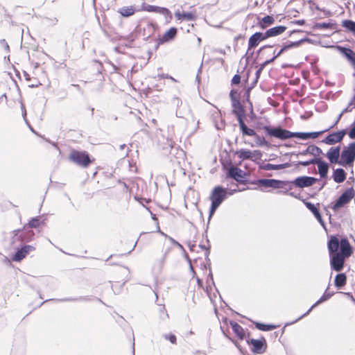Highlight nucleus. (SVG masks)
<instances>
[{
    "mask_svg": "<svg viewBox=\"0 0 355 355\" xmlns=\"http://www.w3.org/2000/svg\"><path fill=\"white\" fill-rule=\"evenodd\" d=\"M175 16L178 19H186L187 21H193L195 18L194 15L192 12H184L182 14L176 12Z\"/></svg>",
    "mask_w": 355,
    "mask_h": 355,
    "instance_id": "obj_40",
    "label": "nucleus"
},
{
    "mask_svg": "<svg viewBox=\"0 0 355 355\" xmlns=\"http://www.w3.org/2000/svg\"><path fill=\"white\" fill-rule=\"evenodd\" d=\"M158 232L163 236H164L166 238H167L170 241L171 243L174 245H176L180 248H183L182 245L178 243L177 241H175L174 239H173L172 237L166 235V234H164V232H162L160 230H159V227H158Z\"/></svg>",
    "mask_w": 355,
    "mask_h": 355,
    "instance_id": "obj_46",
    "label": "nucleus"
},
{
    "mask_svg": "<svg viewBox=\"0 0 355 355\" xmlns=\"http://www.w3.org/2000/svg\"><path fill=\"white\" fill-rule=\"evenodd\" d=\"M347 134V130L343 129L341 130H338L337 132H334L329 134L326 137H324L322 142L327 144V145H334L336 143H339L343 141L345 135Z\"/></svg>",
    "mask_w": 355,
    "mask_h": 355,
    "instance_id": "obj_10",
    "label": "nucleus"
},
{
    "mask_svg": "<svg viewBox=\"0 0 355 355\" xmlns=\"http://www.w3.org/2000/svg\"><path fill=\"white\" fill-rule=\"evenodd\" d=\"M336 24L331 22H320L315 24V27L318 29H334Z\"/></svg>",
    "mask_w": 355,
    "mask_h": 355,
    "instance_id": "obj_41",
    "label": "nucleus"
},
{
    "mask_svg": "<svg viewBox=\"0 0 355 355\" xmlns=\"http://www.w3.org/2000/svg\"><path fill=\"white\" fill-rule=\"evenodd\" d=\"M355 160V141L344 147L340 154L339 165L352 166Z\"/></svg>",
    "mask_w": 355,
    "mask_h": 355,
    "instance_id": "obj_5",
    "label": "nucleus"
},
{
    "mask_svg": "<svg viewBox=\"0 0 355 355\" xmlns=\"http://www.w3.org/2000/svg\"><path fill=\"white\" fill-rule=\"evenodd\" d=\"M245 175V173L243 170L235 166H230L227 171V176L228 178L234 179L240 184H246L247 180H243Z\"/></svg>",
    "mask_w": 355,
    "mask_h": 355,
    "instance_id": "obj_11",
    "label": "nucleus"
},
{
    "mask_svg": "<svg viewBox=\"0 0 355 355\" xmlns=\"http://www.w3.org/2000/svg\"><path fill=\"white\" fill-rule=\"evenodd\" d=\"M290 191L291 190H289L287 187L285 190L277 191V193L288 195V196L295 198L297 199L301 200V196H300V193H295V192Z\"/></svg>",
    "mask_w": 355,
    "mask_h": 355,
    "instance_id": "obj_45",
    "label": "nucleus"
},
{
    "mask_svg": "<svg viewBox=\"0 0 355 355\" xmlns=\"http://www.w3.org/2000/svg\"><path fill=\"white\" fill-rule=\"evenodd\" d=\"M317 181L318 179L314 177L303 175L290 181V184L292 185V187L295 186L299 188H304L313 185Z\"/></svg>",
    "mask_w": 355,
    "mask_h": 355,
    "instance_id": "obj_9",
    "label": "nucleus"
},
{
    "mask_svg": "<svg viewBox=\"0 0 355 355\" xmlns=\"http://www.w3.org/2000/svg\"><path fill=\"white\" fill-rule=\"evenodd\" d=\"M255 327L261 331H269L274 330L277 328V326L272 324H264L259 322H254Z\"/></svg>",
    "mask_w": 355,
    "mask_h": 355,
    "instance_id": "obj_35",
    "label": "nucleus"
},
{
    "mask_svg": "<svg viewBox=\"0 0 355 355\" xmlns=\"http://www.w3.org/2000/svg\"><path fill=\"white\" fill-rule=\"evenodd\" d=\"M308 154L313 155L314 157H317L321 154H323V153L320 148H319L318 146H317L315 145L312 144V145H309L306 149L299 152L297 154H296V155L297 156L298 155H306Z\"/></svg>",
    "mask_w": 355,
    "mask_h": 355,
    "instance_id": "obj_23",
    "label": "nucleus"
},
{
    "mask_svg": "<svg viewBox=\"0 0 355 355\" xmlns=\"http://www.w3.org/2000/svg\"><path fill=\"white\" fill-rule=\"evenodd\" d=\"M302 201L304 202V203L305 206L306 207V208L310 211H311V213L313 214V216L317 219V220L320 223V224L324 228H325V223H324V221L322 219V215H321V214L320 212L319 209L313 203H312L311 202L304 201V200H302Z\"/></svg>",
    "mask_w": 355,
    "mask_h": 355,
    "instance_id": "obj_16",
    "label": "nucleus"
},
{
    "mask_svg": "<svg viewBox=\"0 0 355 355\" xmlns=\"http://www.w3.org/2000/svg\"><path fill=\"white\" fill-rule=\"evenodd\" d=\"M201 71H202V64L200 65V68L198 69V73L196 77V80L198 83H200V75L199 74L201 73Z\"/></svg>",
    "mask_w": 355,
    "mask_h": 355,
    "instance_id": "obj_60",
    "label": "nucleus"
},
{
    "mask_svg": "<svg viewBox=\"0 0 355 355\" xmlns=\"http://www.w3.org/2000/svg\"><path fill=\"white\" fill-rule=\"evenodd\" d=\"M262 129L264 130L267 137L279 139L285 141L293 137V132H291L282 126L263 125Z\"/></svg>",
    "mask_w": 355,
    "mask_h": 355,
    "instance_id": "obj_4",
    "label": "nucleus"
},
{
    "mask_svg": "<svg viewBox=\"0 0 355 355\" xmlns=\"http://www.w3.org/2000/svg\"><path fill=\"white\" fill-rule=\"evenodd\" d=\"M230 98L232 103V114L236 117L238 122L245 121L246 118L245 110L240 101V94L236 89L230 92Z\"/></svg>",
    "mask_w": 355,
    "mask_h": 355,
    "instance_id": "obj_2",
    "label": "nucleus"
},
{
    "mask_svg": "<svg viewBox=\"0 0 355 355\" xmlns=\"http://www.w3.org/2000/svg\"><path fill=\"white\" fill-rule=\"evenodd\" d=\"M21 107H22V116H23V117L24 119V121H25L26 123H28V121H27V119L26 118V110H25V108L24 107L23 105L21 106Z\"/></svg>",
    "mask_w": 355,
    "mask_h": 355,
    "instance_id": "obj_63",
    "label": "nucleus"
},
{
    "mask_svg": "<svg viewBox=\"0 0 355 355\" xmlns=\"http://www.w3.org/2000/svg\"><path fill=\"white\" fill-rule=\"evenodd\" d=\"M40 219H41V216H40L32 218L26 225L29 229L37 228L41 224Z\"/></svg>",
    "mask_w": 355,
    "mask_h": 355,
    "instance_id": "obj_39",
    "label": "nucleus"
},
{
    "mask_svg": "<svg viewBox=\"0 0 355 355\" xmlns=\"http://www.w3.org/2000/svg\"><path fill=\"white\" fill-rule=\"evenodd\" d=\"M0 45L7 51V52H9L10 51V47H9V45L6 42V41L3 39V40H0Z\"/></svg>",
    "mask_w": 355,
    "mask_h": 355,
    "instance_id": "obj_53",
    "label": "nucleus"
},
{
    "mask_svg": "<svg viewBox=\"0 0 355 355\" xmlns=\"http://www.w3.org/2000/svg\"><path fill=\"white\" fill-rule=\"evenodd\" d=\"M347 173L341 168H336L333 173V179L336 183H342L346 180Z\"/></svg>",
    "mask_w": 355,
    "mask_h": 355,
    "instance_id": "obj_27",
    "label": "nucleus"
},
{
    "mask_svg": "<svg viewBox=\"0 0 355 355\" xmlns=\"http://www.w3.org/2000/svg\"><path fill=\"white\" fill-rule=\"evenodd\" d=\"M322 158L321 157H314L312 159H310L309 160H308V162H309V164H317L318 165V163H319L320 162L322 161Z\"/></svg>",
    "mask_w": 355,
    "mask_h": 355,
    "instance_id": "obj_52",
    "label": "nucleus"
},
{
    "mask_svg": "<svg viewBox=\"0 0 355 355\" xmlns=\"http://www.w3.org/2000/svg\"><path fill=\"white\" fill-rule=\"evenodd\" d=\"M156 27H157V25H156V24H153V23H148V24H147V28H148V29H152L153 31H155V28H156Z\"/></svg>",
    "mask_w": 355,
    "mask_h": 355,
    "instance_id": "obj_61",
    "label": "nucleus"
},
{
    "mask_svg": "<svg viewBox=\"0 0 355 355\" xmlns=\"http://www.w3.org/2000/svg\"><path fill=\"white\" fill-rule=\"evenodd\" d=\"M218 207H219L218 205L211 202V207H210L209 212V221L210 220L211 218L214 214V213L216 212V211L217 210V209Z\"/></svg>",
    "mask_w": 355,
    "mask_h": 355,
    "instance_id": "obj_49",
    "label": "nucleus"
},
{
    "mask_svg": "<svg viewBox=\"0 0 355 355\" xmlns=\"http://www.w3.org/2000/svg\"><path fill=\"white\" fill-rule=\"evenodd\" d=\"M291 166L289 163L279 164H272L270 163L263 164L259 166V168L270 171V170H281L288 168Z\"/></svg>",
    "mask_w": 355,
    "mask_h": 355,
    "instance_id": "obj_25",
    "label": "nucleus"
},
{
    "mask_svg": "<svg viewBox=\"0 0 355 355\" xmlns=\"http://www.w3.org/2000/svg\"><path fill=\"white\" fill-rule=\"evenodd\" d=\"M286 28V26L279 25L268 29L265 33H263V34L265 37L268 39L269 37H276L282 34Z\"/></svg>",
    "mask_w": 355,
    "mask_h": 355,
    "instance_id": "obj_22",
    "label": "nucleus"
},
{
    "mask_svg": "<svg viewBox=\"0 0 355 355\" xmlns=\"http://www.w3.org/2000/svg\"><path fill=\"white\" fill-rule=\"evenodd\" d=\"M247 343L252 346L251 351L255 354H261L266 352L267 343L266 339L262 337L261 339L250 338Z\"/></svg>",
    "mask_w": 355,
    "mask_h": 355,
    "instance_id": "obj_8",
    "label": "nucleus"
},
{
    "mask_svg": "<svg viewBox=\"0 0 355 355\" xmlns=\"http://www.w3.org/2000/svg\"><path fill=\"white\" fill-rule=\"evenodd\" d=\"M16 252L12 255V259L14 261L19 262L24 259L31 252L34 251L35 248L31 245H24L21 248H16Z\"/></svg>",
    "mask_w": 355,
    "mask_h": 355,
    "instance_id": "obj_12",
    "label": "nucleus"
},
{
    "mask_svg": "<svg viewBox=\"0 0 355 355\" xmlns=\"http://www.w3.org/2000/svg\"><path fill=\"white\" fill-rule=\"evenodd\" d=\"M91 299L88 296H79L77 297H65V298H61V299H50V300H46L44 301L43 302H42L41 305H42L43 304H44L46 302L51 301V300L59 302H88Z\"/></svg>",
    "mask_w": 355,
    "mask_h": 355,
    "instance_id": "obj_24",
    "label": "nucleus"
},
{
    "mask_svg": "<svg viewBox=\"0 0 355 355\" xmlns=\"http://www.w3.org/2000/svg\"><path fill=\"white\" fill-rule=\"evenodd\" d=\"M262 157V153L259 150H254L251 151V160L255 161L257 159H261Z\"/></svg>",
    "mask_w": 355,
    "mask_h": 355,
    "instance_id": "obj_47",
    "label": "nucleus"
},
{
    "mask_svg": "<svg viewBox=\"0 0 355 355\" xmlns=\"http://www.w3.org/2000/svg\"><path fill=\"white\" fill-rule=\"evenodd\" d=\"M275 23V18L272 15H266L259 21V26L261 29H266L268 26Z\"/></svg>",
    "mask_w": 355,
    "mask_h": 355,
    "instance_id": "obj_32",
    "label": "nucleus"
},
{
    "mask_svg": "<svg viewBox=\"0 0 355 355\" xmlns=\"http://www.w3.org/2000/svg\"><path fill=\"white\" fill-rule=\"evenodd\" d=\"M327 248L331 270L340 272L344 268L345 259L353 252L349 241L346 238L339 240L337 236H331L328 241Z\"/></svg>",
    "mask_w": 355,
    "mask_h": 355,
    "instance_id": "obj_1",
    "label": "nucleus"
},
{
    "mask_svg": "<svg viewBox=\"0 0 355 355\" xmlns=\"http://www.w3.org/2000/svg\"><path fill=\"white\" fill-rule=\"evenodd\" d=\"M69 160L81 168H87L94 161L89 154L85 150H72L69 155Z\"/></svg>",
    "mask_w": 355,
    "mask_h": 355,
    "instance_id": "obj_3",
    "label": "nucleus"
},
{
    "mask_svg": "<svg viewBox=\"0 0 355 355\" xmlns=\"http://www.w3.org/2000/svg\"><path fill=\"white\" fill-rule=\"evenodd\" d=\"M250 92H251V91H250V89H247L245 90V92L244 97H245V101H246L248 103H249L250 104V105L252 106V103H251V102H250Z\"/></svg>",
    "mask_w": 355,
    "mask_h": 355,
    "instance_id": "obj_54",
    "label": "nucleus"
},
{
    "mask_svg": "<svg viewBox=\"0 0 355 355\" xmlns=\"http://www.w3.org/2000/svg\"><path fill=\"white\" fill-rule=\"evenodd\" d=\"M287 187L289 190H292V185L290 184V181L272 179L271 188L286 189Z\"/></svg>",
    "mask_w": 355,
    "mask_h": 355,
    "instance_id": "obj_26",
    "label": "nucleus"
},
{
    "mask_svg": "<svg viewBox=\"0 0 355 355\" xmlns=\"http://www.w3.org/2000/svg\"><path fill=\"white\" fill-rule=\"evenodd\" d=\"M347 134L350 139H355V121L350 125L349 130L347 131Z\"/></svg>",
    "mask_w": 355,
    "mask_h": 355,
    "instance_id": "obj_48",
    "label": "nucleus"
},
{
    "mask_svg": "<svg viewBox=\"0 0 355 355\" xmlns=\"http://www.w3.org/2000/svg\"><path fill=\"white\" fill-rule=\"evenodd\" d=\"M285 51H286V49H284V47L283 46L282 47V49L277 53H275V51H274V56L273 57L276 59L278 57H279Z\"/></svg>",
    "mask_w": 355,
    "mask_h": 355,
    "instance_id": "obj_56",
    "label": "nucleus"
},
{
    "mask_svg": "<svg viewBox=\"0 0 355 355\" xmlns=\"http://www.w3.org/2000/svg\"><path fill=\"white\" fill-rule=\"evenodd\" d=\"M178 33V29L175 27L170 28L163 35L162 37L159 39L158 44H164L166 42H169L173 40Z\"/></svg>",
    "mask_w": 355,
    "mask_h": 355,
    "instance_id": "obj_21",
    "label": "nucleus"
},
{
    "mask_svg": "<svg viewBox=\"0 0 355 355\" xmlns=\"http://www.w3.org/2000/svg\"><path fill=\"white\" fill-rule=\"evenodd\" d=\"M347 283V276L345 273H338L336 275L334 279V285L338 288L341 289Z\"/></svg>",
    "mask_w": 355,
    "mask_h": 355,
    "instance_id": "obj_31",
    "label": "nucleus"
},
{
    "mask_svg": "<svg viewBox=\"0 0 355 355\" xmlns=\"http://www.w3.org/2000/svg\"><path fill=\"white\" fill-rule=\"evenodd\" d=\"M334 295V292H327V290L325 291V292L324 293V294L320 297L319 300H318L316 301L315 303H314L311 306V308L305 313H304L302 315H301L300 317H299L297 320H295L294 322L301 320L302 318H304V316L307 315L309 314V313L312 311V309L313 308H315V306H317L318 305L323 303L324 302L328 300L329 298H331L332 296Z\"/></svg>",
    "mask_w": 355,
    "mask_h": 355,
    "instance_id": "obj_17",
    "label": "nucleus"
},
{
    "mask_svg": "<svg viewBox=\"0 0 355 355\" xmlns=\"http://www.w3.org/2000/svg\"><path fill=\"white\" fill-rule=\"evenodd\" d=\"M318 173L321 178H325L327 177L329 164L327 162L322 159L321 162L318 163Z\"/></svg>",
    "mask_w": 355,
    "mask_h": 355,
    "instance_id": "obj_29",
    "label": "nucleus"
},
{
    "mask_svg": "<svg viewBox=\"0 0 355 355\" xmlns=\"http://www.w3.org/2000/svg\"><path fill=\"white\" fill-rule=\"evenodd\" d=\"M257 82H258V80L254 79V80L251 83V85L247 89H248L251 91L255 87Z\"/></svg>",
    "mask_w": 355,
    "mask_h": 355,
    "instance_id": "obj_59",
    "label": "nucleus"
},
{
    "mask_svg": "<svg viewBox=\"0 0 355 355\" xmlns=\"http://www.w3.org/2000/svg\"><path fill=\"white\" fill-rule=\"evenodd\" d=\"M307 41H309V39L305 37V38L300 39L298 41L289 42L288 44H284L283 46L284 47V49H286V51H287V50L293 49V48L298 47L300 45H301L302 44H303L304 42H307Z\"/></svg>",
    "mask_w": 355,
    "mask_h": 355,
    "instance_id": "obj_36",
    "label": "nucleus"
},
{
    "mask_svg": "<svg viewBox=\"0 0 355 355\" xmlns=\"http://www.w3.org/2000/svg\"><path fill=\"white\" fill-rule=\"evenodd\" d=\"M328 129L325 130L318 131V132H295L293 134V137H295L302 140H306L309 139H315L319 135L327 131Z\"/></svg>",
    "mask_w": 355,
    "mask_h": 355,
    "instance_id": "obj_19",
    "label": "nucleus"
},
{
    "mask_svg": "<svg viewBox=\"0 0 355 355\" xmlns=\"http://www.w3.org/2000/svg\"><path fill=\"white\" fill-rule=\"evenodd\" d=\"M145 10L150 12H156L162 15L165 17L166 20L168 21L172 19V15L171 11L164 7H159L153 5H147L145 7Z\"/></svg>",
    "mask_w": 355,
    "mask_h": 355,
    "instance_id": "obj_14",
    "label": "nucleus"
},
{
    "mask_svg": "<svg viewBox=\"0 0 355 355\" xmlns=\"http://www.w3.org/2000/svg\"><path fill=\"white\" fill-rule=\"evenodd\" d=\"M336 48L355 70V52L349 47L340 45L336 46Z\"/></svg>",
    "mask_w": 355,
    "mask_h": 355,
    "instance_id": "obj_13",
    "label": "nucleus"
},
{
    "mask_svg": "<svg viewBox=\"0 0 355 355\" xmlns=\"http://www.w3.org/2000/svg\"><path fill=\"white\" fill-rule=\"evenodd\" d=\"M234 154L236 155L241 161L246 159L251 160V150L248 149L241 148L236 150Z\"/></svg>",
    "mask_w": 355,
    "mask_h": 355,
    "instance_id": "obj_34",
    "label": "nucleus"
},
{
    "mask_svg": "<svg viewBox=\"0 0 355 355\" xmlns=\"http://www.w3.org/2000/svg\"><path fill=\"white\" fill-rule=\"evenodd\" d=\"M272 179H258L256 184L259 187L271 188Z\"/></svg>",
    "mask_w": 355,
    "mask_h": 355,
    "instance_id": "obj_44",
    "label": "nucleus"
},
{
    "mask_svg": "<svg viewBox=\"0 0 355 355\" xmlns=\"http://www.w3.org/2000/svg\"><path fill=\"white\" fill-rule=\"evenodd\" d=\"M241 82V76L239 74H235L232 79V85H238Z\"/></svg>",
    "mask_w": 355,
    "mask_h": 355,
    "instance_id": "obj_51",
    "label": "nucleus"
},
{
    "mask_svg": "<svg viewBox=\"0 0 355 355\" xmlns=\"http://www.w3.org/2000/svg\"><path fill=\"white\" fill-rule=\"evenodd\" d=\"M266 40L264 36L263 33L261 32H256L253 35H252L248 40V50L251 49H254L259 45V44Z\"/></svg>",
    "mask_w": 355,
    "mask_h": 355,
    "instance_id": "obj_18",
    "label": "nucleus"
},
{
    "mask_svg": "<svg viewBox=\"0 0 355 355\" xmlns=\"http://www.w3.org/2000/svg\"><path fill=\"white\" fill-rule=\"evenodd\" d=\"M230 324L234 333L240 340H243L245 338V331L243 328L234 321H231Z\"/></svg>",
    "mask_w": 355,
    "mask_h": 355,
    "instance_id": "obj_28",
    "label": "nucleus"
},
{
    "mask_svg": "<svg viewBox=\"0 0 355 355\" xmlns=\"http://www.w3.org/2000/svg\"><path fill=\"white\" fill-rule=\"evenodd\" d=\"M11 234L12 236L10 239V244L14 248H17L24 243L21 229L15 230L11 232Z\"/></svg>",
    "mask_w": 355,
    "mask_h": 355,
    "instance_id": "obj_20",
    "label": "nucleus"
},
{
    "mask_svg": "<svg viewBox=\"0 0 355 355\" xmlns=\"http://www.w3.org/2000/svg\"><path fill=\"white\" fill-rule=\"evenodd\" d=\"M206 239H207V242L208 243V246L206 247L205 245L200 244L199 247L201 249L205 250V259H206V261L207 262V264L209 266H210V259H209V253H210L211 245H210V244H209V241L208 239L207 236H206Z\"/></svg>",
    "mask_w": 355,
    "mask_h": 355,
    "instance_id": "obj_42",
    "label": "nucleus"
},
{
    "mask_svg": "<svg viewBox=\"0 0 355 355\" xmlns=\"http://www.w3.org/2000/svg\"><path fill=\"white\" fill-rule=\"evenodd\" d=\"M355 191L353 187L347 189L336 200L334 204L331 206V209L336 211L340 208L348 204L352 198H354Z\"/></svg>",
    "mask_w": 355,
    "mask_h": 355,
    "instance_id": "obj_6",
    "label": "nucleus"
},
{
    "mask_svg": "<svg viewBox=\"0 0 355 355\" xmlns=\"http://www.w3.org/2000/svg\"><path fill=\"white\" fill-rule=\"evenodd\" d=\"M343 114H344V113H343V112H342L338 115V116L337 117V119H336V121H335L334 124L332 126H331V128H333L335 125H336V124L338 123V121L340 120V119H341V117H342V116H343Z\"/></svg>",
    "mask_w": 355,
    "mask_h": 355,
    "instance_id": "obj_64",
    "label": "nucleus"
},
{
    "mask_svg": "<svg viewBox=\"0 0 355 355\" xmlns=\"http://www.w3.org/2000/svg\"><path fill=\"white\" fill-rule=\"evenodd\" d=\"M240 130L243 136H251L254 137L256 135V132L250 128L245 124V121H242L239 122Z\"/></svg>",
    "mask_w": 355,
    "mask_h": 355,
    "instance_id": "obj_33",
    "label": "nucleus"
},
{
    "mask_svg": "<svg viewBox=\"0 0 355 355\" xmlns=\"http://www.w3.org/2000/svg\"><path fill=\"white\" fill-rule=\"evenodd\" d=\"M297 165H301L303 166H309L308 160L307 161H300L297 162Z\"/></svg>",
    "mask_w": 355,
    "mask_h": 355,
    "instance_id": "obj_62",
    "label": "nucleus"
},
{
    "mask_svg": "<svg viewBox=\"0 0 355 355\" xmlns=\"http://www.w3.org/2000/svg\"><path fill=\"white\" fill-rule=\"evenodd\" d=\"M135 12V9L133 6H125L119 10V12L125 17L132 15Z\"/></svg>",
    "mask_w": 355,
    "mask_h": 355,
    "instance_id": "obj_37",
    "label": "nucleus"
},
{
    "mask_svg": "<svg viewBox=\"0 0 355 355\" xmlns=\"http://www.w3.org/2000/svg\"><path fill=\"white\" fill-rule=\"evenodd\" d=\"M172 101L173 103L175 105L178 107H180L182 103V100L178 97H173Z\"/></svg>",
    "mask_w": 355,
    "mask_h": 355,
    "instance_id": "obj_55",
    "label": "nucleus"
},
{
    "mask_svg": "<svg viewBox=\"0 0 355 355\" xmlns=\"http://www.w3.org/2000/svg\"><path fill=\"white\" fill-rule=\"evenodd\" d=\"M227 189L222 186L218 185L213 189L209 198L211 202L220 206L222 202L227 198Z\"/></svg>",
    "mask_w": 355,
    "mask_h": 355,
    "instance_id": "obj_7",
    "label": "nucleus"
},
{
    "mask_svg": "<svg viewBox=\"0 0 355 355\" xmlns=\"http://www.w3.org/2000/svg\"><path fill=\"white\" fill-rule=\"evenodd\" d=\"M262 71H263V70H261L259 68L257 69V70L256 71V73H255V79L259 80Z\"/></svg>",
    "mask_w": 355,
    "mask_h": 355,
    "instance_id": "obj_58",
    "label": "nucleus"
},
{
    "mask_svg": "<svg viewBox=\"0 0 355 355\" xmlns=\"http://www.w3.org/2000/svg\"><path fill=\"white\" fill-rule=\"evenodd\" d=\"M340 146L331 147L326 153V157L331 164H338L340 162L339 157H340Z\"/></svg>",
    "mask_w": 355,
    "mask_h": 355,
    "instance_id": "obj_15",
    "label": "nucleus"
},
{
    "mask_svg": "<svg viewBox=\"0 0 355 355\" xmlns=\"http://www.w3.org/2000/svg\"><path fill=\"white\" fill-rule=\"evenodd\" d=\"M21 234L23 236L24 243H28L33 240L35 236V233L33 230H30L24 225L22 229H21Z\"/></svg>",
    "mask_w": 355,
    "mask_h": 355,
    "instance_id": "obj_30",
    "label": "nucleus"
},
{
    "mask_svg": "<svg viewBox=\"0 0 355 355\" xmlns=\"http://www.w3.org/2000/svg\"><path fill=\"white\" fill-rule=\"evenodd\" d=\"M209 279L211 281V283L213 284V285H215V283H214V277H213V275H212V272H211V268H209V273L208 277H207V282H208Z\"/></svg>",
    "mask_w": 355,
    "mask_h": 355,
    "instance_id": "obj_57",
    "label": "nucleus"
},
{
    "mask_svg": "<svg viewBox=\"0 0 355 355\" xmlns=\"http://www.w3.org/2000/svg\"><path fill=\"white\" fill-rule=\"evenodd\" d=\"M342 26L355 35V21L345 19L343 21Z\"/></svg>",
    "mask_w": 355,
    "mask_h": 355,
    "instance_id": "obj_38",
    "label": "nucleus"
},
{
    "mask_svg": "<svg viewBox=\"0 0 355 355\" xmlns=\"http://www.w3.org/2000/svg\"><path fill=\"white\" fill-rule=\"evenodd\" d=\"M164 337L166 340H169L172 344L176 343V336L174 334H164Z\"/></svg>",
    "mask_w": 355,
    "mask_h": 355,
    "instance_id": "obj_50",
    "label": "nucleus"
},
{
    "mask_svg": "<svg viewBox=\"0 0 355 355\" xmlns=\"http://www.w3.org/2000/svg\"><path fill=\"white\" fill-rule=\"evenodd\" d=\"M255 138L256 144L258 146H268V142L264 139V137H260L259 135L256 133V135H254Z\"/></svg>",
    "mask_w": 355,
    "mask_h": 355,
    "instance_id": "obj_43",
    "label": "nucleus"
}]
</instances>
